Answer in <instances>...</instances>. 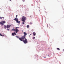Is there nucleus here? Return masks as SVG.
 <instances>
[{
    "label": "nucleus",
    "mask_w": 64,
    "mask_h": 64,
    "mask_svg": "<svg viewBox=\"0 0 64 64\" xmlns=\"http://www.w3.org/2000/svg\"><path fill=\"white\" fill-rule=\"evenodd\" d=\"M19 39L21 41H23V42L24 44H26L28 43L27 39L25 38V37L24 36H23L21 38H20Z\"/></svg>",
    "instance_id": "1"
},
{
    "label": "nucleus",
    "mask_w": 64,
    "mask_h": 64,
    "mask_svg": "<svg viewBox=\"0 0 64 64\" xmlns=\"http://www.w3.org/2000/svg\"><path fill=\"white\" fill-rule=\"evenodd\" d=\"M27 18L26 17H25L24 16H22V24H25V21L26 20Z\"/></svg>",
    "instance_id": "2"
},
{
    "label": "nucleus",
    "mask_w": 64,
    "mask_h": 64,
    "mask_svg": "<svg viewBox=\"0 0 64 64\" xmlns=\"http://www.w3.org/2000/svg\"><path fill=\"white\" fill-rule=\"evenodd\" d=\"M16 20V23H18V24L20 23V21H18V18H15L13 20Z\"/></svg>",
    "instance_id": "3"
},
{
    "label": "nucleus",
    "mask_w": 64,
    "mask_h": 64,
    "mask_svg": "<svg viewBox=\"0 0 64 64\" xmlns=\"http://www.w3.org/2000/svg\"><path fill=\"white\" fill-rule=\"evenodd\" d=\"M19 28V27H16L15 29V31H16V33H17V32L19 31V30H18V29H17V28Z\"/></svg>",
    "instance_id": "4"
},
{
    "label": "nucleus",
    "mask_w": 64,
    "mask_h": 64,
    "mask_svg": "<svg viewBox=\"0 0 64 64\" xmlns=\"http://www.w3.org/2000/svg\"><path fill=\"white\" fill-rule=\"evenodd\" d=\"M7 28H9L11 27V25L9 24V25H7L6 26Z\"/></svg>",
    "instance_id": "5"
},
{
    "label": "nucleus",
    "mask_w": 64,
    "mask_h": 64,
    "mask_svg": "<svg viewBox=\"0 0 64 64\" xmlns=\"http://www.w3.org/2000/svg\"><path fill=\"white\" fill-rule=\"evenodd\" d=\"M15 32H14V33H12V36H14L15 35Z\"/></svg>",
    "instance_id": "6"
},
{
    "label": "nucleus",
    "mask_w": 64,
    "mask_h": 64,
    "mask_svg": "<svg viewBox=\"0 0 64 64\" xmlns=\"http://www.w3.org/2000/svg\"><path fill=\"white\" fill-rule=\"evenodd\" d=\"M4 29H6L7 28V26H6L4 25Z\"/></svg>",
    "instance_id": "7"
},
{
    "label": "nucleus",
    "mask_w": 64,
    "mask_h": 64,
    "mask_svg": "<svg viewBox=\"0 0 64 64\" xmlns=\"http://www.w3.org/2000/svg\"><path fill=\"white\" fill-rule=\"evenodd\" d=\"M24 37L25 36H26V35H27V33H26L25 32H24Z\"/></svg>",
    "instance_id": "8"
},
{
    "label": "nucleus",
    "mask_w": 64,
    "mask_h": 64,
    "mask_svg": "<svg viewBox=\"0 0 64 64\" xmlns=\"http://www.w3.org/2000/svg\"><path fill=\"white\" fill-rule=\"evenodd\" d=\"M33 35H34V36H35V35H36V33H35V32H34L33 33Z\"/></svg>",
    "instance_id": "9"
},
{
    "label": "nucleus",
    "mask_w": 64,
    "mask_h": 64,
    "mask_svg": "<svg viewBox=\"0 0 64 64\" xmlns=\"http://www.w3.org/2000/svg\"><path fill=\"white\" fill-rule=\"evenodd\" d=\"M0 24H1L2 26H3L4 25V24H3V23L2 22H0Z\"/></svg>",
    "instance_id": "10"
},
{
    "label": "nucleus",
    "mask_w": 64,
    "mask_h": 64,
    "mask_svg": "<svg viewBox=\"0 0 64 64\" xmlns=\"http://www.w3.org/2000/svg\"><path fill=\"white\" fill-rule=\"evenodd\" d=\"M2 23H3L4 24L5 23H6V22H5V21H2Z\"/></svg>",
    "instance_id": "11"
},
{
    "label": "nucleus",
    "mask_w": 64,
    "mask_h": 64,
    "mask_svg": "<svg viewBox=\"0 0 64 64\" xmlns=\"http://www.w3.org/2000/svg\"><path fill=\"white\" fill-rule=\"evenodd\" d=\"M15 29H14V28L12 29V31H15Z\"/></svg>",
    "instance_id": "12"
},
{
    "label": "nucleus",
    "mask_w": 64,
    "mask_h": 64,
    "mask_svg": "<svg viewBox=\"0 0 64 64\" xmlns=\"http://www.w3.org/2000/svg\"><path fill=\"white\" fill-rule=\"evenodd\" d=\"M26 27L28 28H29V25H27Z\"/></svg>",
    "instance_id": "13"
},
{
    "label": "nucleus",
    "mask_w": 64,
    "mask_h": 64,
    "mask_svg": "<svg viewBox=\"0 0 64 64\" xmlns=\"http://www.w3.org/2000/svg\"><path fill=\"white\" fill-rule=\"evenodd\" d=\"M0 35L1 36H4V34H3V35H2V34H0Z\"/></svg>",
    "instance_id": "14"
},
{
    "label": "nucleus",
    "mask_w": 64,
    "mask_h": 64,
    "mask_svg": "<svg viewBox=\"0 0 64 64\" xmlns=\"http://www.w3.org/2000/svg\"><path fill=\"white\" fill-rule=\"evenodd\" d=\"M16 38H19V36H16Z\"/></svg>",
    "instance_id": "15"
},
{
    "label": "nucleus",
    "mask_w": 64,
    "mask_h": 64,
    "mask_svg": "<svg viewBox=\"0 0 64 64\" xmlns=\"http://www.w3.org/2000/svg\"><path fill=\"white\" fill-rule=\"evenodd\" d=\"M57 50H60V48H57Z\"/></svg>",
    "instance_id": "16"
},
{
    "label": "nucleus",
    "mask_w": 64,
    "mask_h": 64,
    "mask_svg": "<svg viewBox=\"0 0 64 64\" xmlns=\"http://www.w3.org/2000/svg\"><path fill=\"white\" fill-rule=\"evenodd\" d=\"M35 38V37H33V40Z\"/></svg>",
    "instance_id": "17"
},
{
    "label": "nucleus",
    "mask_w": 64,
    "mask_h": 64,
    "mask_svg": "<svg viewBox=\"0 0 64 64\" xmlns=\"http://www.w3.org/2000/svg\"><path fill=\"white\" fill-rule=\"evenodd\" d=\"M7 30L8 31H9L10 30V29H8V28L7 29Z\"/></svg>",
    "instance_id": "18"
},
{
    "label": "nucleus",
    "mask_w": 64,
    "mask_h": 64,
    "mask_svg": "<svg viewBox=\"0 0 64 64\" xmlns=\"http://www.w3.org/2000/svg\"><path fill=\"white\" fill-rule=\"evenodd\" d=\"M18 16V15H16V18H17V17Z\"/></svg>",
    "instance_id": "19"
},
{
    "label": "nucleus",
    "mask_w": 64,
    "mask_h": 64,
    "mask_svg": "<svg viewBox=\"0 0 64 64\" xmlns=\"http://www.w3.org/2000/svg\"><path fill=\"white\" fill-rule=\"evenodd\" d=\"M0 19H2V17L1 16H0Z\"/></svg>",
    "instance_id": "20"
},
{
    "label": "nucleus",
    "mask_w": 64,
    "mask_h": 64,
    "mask_svg": "<svg viewBox=\"0 0 64 64\" xmlns=\"http://www.w3.org/2000/svg\"><path fill=\"white\" fill-rule=\"evenodd\" d=\"M25 0H22L23 2H25Z\"/></svg>",
    "instance_id": "21"
},
{
    "label": "nucleus",
    "mask_w": 64,
    "mask_h": 64,
    "mask_svg": "<svg viewBox=\"0 0 64 64\" xmlns=\"http://www.w3.org/2000/svg\"><path fill=\"white\" fill-rule=\"evenodd\" d=\"M2 18H3V19H4V17H2Z\"/></svg>",
    "instance_id": "22"
},
{
    "label": "nucleus",
    "mask_w": 64,
    "mask_h": 64,
    "mask_svg": "<svg viewBox=\"0 0 64 64\" xmlns=\"http://www.w3.org/2000/svg\"><path fill=\"white\" fill-rule=\"evenodd\" d=\"M15 34V35H17V34H16V33H15V34Z\"/></svg>",
    "instance_id": "23"
},
{
    "label": "nucleus",
    "mask_w": 64,
    "mask_h": 64,
    "mask_svg": "<svg viewBox=\"0 0 64 64\" xmlns=\"http://www.w3.org/2000/svg\"><path fill=\"white\" fill-rule=\"evenodd\" d=\"M10 1H11V2H12V0H10Z\"/></svg>",
    "instance_id": "24"
},
{
    "label": "nucleus",
    "mask_w": 64,
    "mask_h": 64,
    "mask_svg": "<svg viewBox=\"0 0 64 64\" xmlns=\"http://www.w3.org/2000/svg\"><path fill=\"white\" fill-rule=\"evenodd\" d=\"M30 16V17H31V16Z\"/></svg>",
    "instance_id": "25"
},
{
    "label": "nucleus",
    "mask_w": 64,
    "mask_h": 64,
    "mask_svg": "<svg viewBox=\"0 0 64 64\" xmlns=\"http://www.w3.org/2000/svg\"><path fill=\"white\" fill-rule=\"evenodd\" d=\"M44 58H46V57H44Z\"/></svg>",
    "instance_id": "26"
},
{
    "label": "nucleus",
    "mask_w": 64,
    "mask_h": 64,
    "mask_svg": "<svg viewBox=\"0 0 64 64\" xmlns=\"http://www.w3.org/2000/svg\"><path fill=\"white\" fill-rule=\"evenodd\" d=\"M48 56H49V55H48Z\"/></svg>",
    "instance_id": "27"
},
{
    "label": "nucleus",
    "mask_w": 64,
    "mask_h": 64,
    "mask_svg": "<svg viewBox=\"0 0 64 64\" xmlns=\"http://www.w3.org/2000/svg\"><path fill=\"white\" fill-rule=\"evenodd\" d=\"M29 37H30V36H29Z\"/></svg>",
    "instance_id": "28"
},
{
    "label": "nucleus",
    "mask_w": 64,
    "mask_h": 64,
    "mask_svg": "<svg viewBox=\"0 0 64 64\" xmlns=\"http://www.w3.org/2000/svg\"><path fill=\"white\" fill-rule=\"evenodd\" d=\"M30 35H31V34H30Z\"/></svg>",
    "instance_id": "29"
},
{
    "label": "nucleus",
    "mask_w": 64,
    "mask_h": 64,
    "mask_svg": "<svg viewBox=\"0 0 64 64\" xmlns=\"http://www.w3.org/2000/svg\"><path fill=\"white\" fill-rule=\"evenodd\" d=\"M63 51H64V50H63Z\"/></svg>",
    "instance_id": "30"
},
{
    "label": "nucleus",
    "mask_w": 64,
    "mask_h": 64,
    "mask_svg": "<svg viewBox=\"0 0 64 64\" xmlns=\"http://www.w3.org/2000/svg\"><path fill=\"white\" fill-rule=\"evenodd\" d=\"M30 24H31V23H30Z\"/></svg>",
    "instance_id": "31"
},
{
    "label": "nucleus",
    "mask_w": 64,
    "mask_h": 64,
    "mask_svg": "<svg viewBox=\"0 0 64 64\" xmlns=\"http://www.w3.org/2000/svg\"><path fill=\"white\" fill-rule=\"evenodd\" d=\"M30 23H31V22H30Z\"/></svg>",
    "instance_id": "32"
}]
</instances>
